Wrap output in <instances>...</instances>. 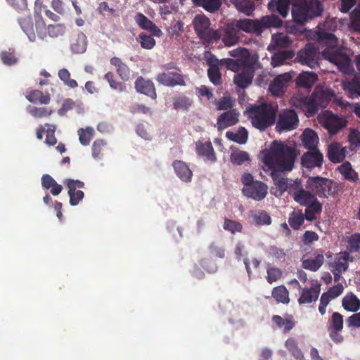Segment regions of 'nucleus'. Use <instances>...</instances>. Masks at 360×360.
Here are the masks:
<instances>
[{
  "mask_svg": "<svg viewBox=\"0 0 360 360\" xmlns=\"http://www.w3.org/2000/svg\"><path fill=\"white\" fill-rule=\"evenodd\" d=\"M304 6L310 15L311 18H315L319 16L322 11L323 7L321 3L317 0H309L307 1L306 0H303Z\"/></svg>",
  "mask_w": 360,
  "mask_h": 360,
  "instance_id": "nucleus-45",
  "label": "nucleus"
},
{
  "mask_svg": "<svg viewBox=\"0 0 360 360\" xmlns=\"http://www.w3.org/2000/svg\"><path fill=\"white\" fill-rule=\"evenodd\" d=\"M231 56L238 58L236 59L240 62L247 64H254L255 67L257 65L258 55L254 53L250 55L248 51L245 48H238L229 51Z\"/></svg>",
  "mask_w": 360,
  "mask_h": 360,
  "instance_id": "nucleus-20",
  "label": "nucleus"
},
{
  "mask_svg": "<svg viewBox=\"0 0 360 360\" xmlns=\"http://www.w3.org/2000/svg\"><path fill=\"white\" fill-rule=\"evenodd\" d=\"M41 185L46 189H50L51 193L53 195H59L63 187L61 185L58 184L57 182L49 174L43 175L41 178Z\"/></svg>",
  "mask_w": 360,
  "mask_h": 360,
  "instance_id": "nucleus-36",
  "label": "nucleus"
},
{
  "mask_svg": "<svg viewBox=\"0 0 360 360\" xmlns=\"http://www.w3.org/2000/svg\"><path fill=\"white\" fill-rule=\"evenodd\" d=\"M299 155L296 146H290L276 140L261 151L259 159L262 163V167L264 172H269L273 179L275 187L272 188V192L275 195H281L288 188L292 191L287 179L278 173L291 171Z\"/></svg>",
  "mask_w": 360,
  "mask_h": 360,
  "instance_id": "nucleus-1",
  "label": "nucleus"
},
{
  "mask_svg": "<svg viewBox=\"0 0 360 360\" xmlns=\"http://www.w3.org/2000/svg\"><path fill=\"white\" fill-rule=\"evenodd\" d=\"M304 220V215L302 212H293L289 217L288 222L292 229H298L303 224Z\"/></svg>",
  "mask_w": 360,
  "mask_h": 360,
  "instance_id": "nucleus-53",
  "label": "nucleus"
},
{
  "mask_svg": "<svg viewBox=\"0 0 360 360\" xmlns=\"http://www.w3.org/2000/svg\"><path fill=\"white\" fill-rule=\"evenodd\" d=\"M224 34L222 41L226 46H234L238 41V32L233 26L232 22L227 25L224 30Z\"/></svg>",
  "mask_w": 360,
  "mask_h": 360,
  "instance_id": "nucleus-32",
  "label": "nucleus"
},
{
  "mask_svg": "<svg viewBox=\"0 0 360 360\" xmlns=\"http://www.w3.org/2000/svg\"><path fill=\"white\" fill-rule=\"evenodd\" d=\"M64 183L68 188V195L70 197V203L72 206L79 204V201L84 198V193L82 191H77V188H83L84 183L79 180L65 179Z\"/></svg>",
  "mask_w": 360,
  "mask_h": 360,
  "instance_id": "nucleus-13",
  "label": "nucleus"
},
{
  "mask_svg": "<svg viewBox=\"0 0 360 360\" xmlns=\"http://www.w3.org/2000/svg\"><path fill=\"white\" fill-rule=\"evenodd\" d=\"M350 262H352V258L347 252H340L335 255L333 261L329 263L335 281H338L342 273L347 270Z\"/></svg>",
  "mask_w": 360,
  "mask_h": 360,
  "instance_id": "nucleus-10",
  "label": "nucleus"
},
{
  "mask_svg": "<svg viewBox=\"0 0 360 360\" xmlns=\"http://www.w3.org/2000/svg\"><path fill=\"white\" fill-rule=\"evenodd\" d=\"M349 248L352 251L360 250V234L355 233L351 236L348 240Z\"/></svg>",
  "mask_w": 360,
  "mask_h": 360,
  "instance_id": "nucleus-64",
  "label": "nucleus"
},
{
  "mask_svg": "<svg viewBox=\"0 0 360 360\" xmlns=\"http://www.w3.org/2000/svg\"><path fill=\"white\" fill-rule=\"evenodd\" d=\"M232 24L239 32L243 31L248 33H259L258 20L241 19L233 20Z\"/></svg>",
  "mask_w": 360,
  "mask_h": 360,
  "instance_id": "nucleus-22",
  "label": "nucleus"
},
{
  "mask_svg": "<svg viewBox=\"0 0 360 360\" xmlns=\"http://www.w3.org/2000/svg\"><path fill=\"white\" fill-rule=\"evenodd\" d=\"M310 15L304 6L303 0H297L296 4L293 5L292 8V15L294 20L298 23H304L311 18Z\"/></svg>",
  "mask_w": 360,
  "mask_h": 360,
  "instance_id": "nucleus-24",
  "label": "nucleus"
},
{
  "mask_svg": "<svg viewBox=\"0 0 360 360\" xmlns=\"http://www.w3.org/2000/svg\"><path fill=\"white\" fill-rule=\"evenodd\" d=\"M231 160L233 163L240 165L245 161H249L250 156L245 151L235 150L231 154Z\"/></svg>",
  "mask_w": 360,
  "mask_h": 360,
  "instance_id": "nucleus-51",
  "label": "nucleus"
},
{
  "mask_svg": "<svg viewBox=\"0 0 360 360\" xmlns=\"http://www.w3.org/2000/svg\"><path fill=\"white\" fill-rule=\"evenodd\" d=\"M226 136L238 143L244 144L247 142L248 138V133L247 130L244 127H240L236 132L233 131H227L226 133Z\"/></svg>",
  "mask_w": 360,
  "mask_h": 360,
  "instance_id": "nucleus-41",
  "label": "nucleus"
},
{
  "mask_svg": "<svg viewBox=\"0 0 360 360\" xmlns=\"http://www.w3.org/2000/svg\"><path fill=\"white\" fill-rule=\"evenodd\" d=\"M310 288H304L298 299L300 304L311 303L316 301L320 292V284L316 281L311 280L309 281Z\"/></svg>",
  "mask_w": 360,
  "mask_h": 360,
  "instance_id": "nucleus-17",
  "label": "nucleus"
},
{
  "mask_svg": "<svg viewBox=\"0 0 360 360\" xmlns=\"http://www.w3.org/2000/svg\"><path fill=\"white\" fill-rule=\"evenodd\" d=\"M196 148L198 155L205 157L206 160L212 162L216 160L214 149L210 142H198L197 143Z\"/></svg>",
  "mask_w": 360,
  "mask_h": 360,
  "instance_id": "nucleus-33",
  "label": "nucleus"
},
{
  "mask_svg": "<svg viewBox=\"0 0 360 360\" xmlns=\"http://www.w3.org/2000/svg\"><path fill=\"white\" fill-rule=\"evenodd\" d=\"M290 0H274L269 3V8L274 11H278L283 18L288 13Z\"/></svg>",
  "mask_w": 360,
  "mask_h": 360,
  "instance_id": "nucleus-38",
  "label": "nucleus"
},
{
  "mask_svg": "<svg viewBox=\"0 0 360 360\" xmlns=\"http://www.w3.org/2000/svg\"><path fill=\"white\" fill-rule=\"evenodd\" d=\"M221 65L225 66L227 69L237 72L243 68H248V69H255L256 67L254 64H247L238 60L231 59V58H224L221 60Z\"/></svg>",
  "mask_w": 360,
  "mask_h": 360,
  "instance_id": "nucleus-34",
  "label": "nucleus"
},
{
  "mask_svg": "<svg viewBox=\"0 0 360 360\" xmlns=\"http://www.w3.org/2000/svg\"><path fill=\"white\" fill-rule=\"evenodd\" d=\"M290 188L292 189V196L294 200L302 205H308L311 202H314L316 198L310 193L302 188L301 181L296 179L293 181V184L290 185Z\"/></svg>",
  "mask_w": 360,
  "mask_h": 360,
  "instance_id": "nucleus-11",
  "label": "nucleus"
},
{
  "mask_svg": "<svg viewBox=\"0 0 360 360\" xmlns=\"http://www.w3.org/2000/svg\"><path fill=\"white\" fill-rule=\"evenodd\" d=\"M253 221L257 225H269L271 220L270 216L266 212H259L253 215Z\"/></svg>",
  "mask_w": 360,
  "mask_h": 360,
  "instance_id": "nucleus-60",
  "label": "nucleus"
},
{
  "mask_svg": "<svg viewBox=\"0 0 360 360\" xmlns=\"http://www.w3.org/2000/svg\"><path fill=\"white\" fill-rule=\"evenodd\" d=\"M137 40L141 44V46L145 49H151L155 45V40L154 38L152 36L147 35L146 34H140Z\"/></svg>",
  "mask_w": 360,
  "mask_h": 360,
  "instance_id": "nucleus-54",
  "label": "nucleus"
},
{
  "mask_svg": "<svg viewBox=\"0 0 360 360\" xmlns=\"http://www.w3.org/2000/svg\"><path fill=\"white\" fill-rule=\"evenodd\" d=\"M324 262V252L322 250H316L314 257L302 260V267L312 271H316Z\"/></svg>",
  "mask_w": 360,
  "mask_h": 360,
  "instance_id": "nucleus-23",
  "label": "nucleus"
},
{
  "mask_svg": "<svg viewBox=\"0 0 360 360\" xmlns=\"http://www.w3.org/2000/svg\"><path fill=\"white\" fill-rule=\"evenodd\" d=\"M193 1L210 12L217 11L221 5V0H193Z\"/></svg>",
  "mask_w": 360,
  "mask_h": 360,
  "instance_id": "nucleus-48",
  "label": "nucleus"
},
{
  "mask_svg": "<svg viewBox=\"0 0 360 360\" xmlns=\"http://www.w3.org/2000/svg\"><path fill=\"white\" fill-rule=\"evenodd\" d=\"M318 77L313 72H303L295 79L296 85L303 88H311L317 81Z\"/></svg>",
  "mask_w": 360,
  "mask_h": 360,
  "instance_id": "nucleus-29",
  "label": "nucleus"
},
{
  "mask_svg": "<svg viewBox=\"0 0 360 360\" xmlns=\"http://www.w3.org/2000/svg\"><path fill=\"white\" fill-rule=\"evenodd\" d=\"M193 25L197 34L207 41L219 40L221 37L220 30H213L210 28V21L203 14L196 15L193 20Z\"/></svg>",
  "mask_w": 360,
  "mask_h": 360,
  "instance_id": "nucleus-7",
  "label": "nucleus"
},
{
  "mask_svg": "<svg viewBox=\"0 0 360 360\" xmlns=\"http://www.w3.org/2000/svg\"><path fill=\"white\" fill-rule=\"evenodd\" d=\"M292 79L290 72L277 76L269 85V91L276 96H280L285 92V89Z\"/></svg>",
  "mask_w": 360,
  "mask_h": 360,
  "instance_id": "nucleus-15",
  "label": "nucleus"
},
{
  "mask_svg": "<svg viewBox=\"0 0 360 360\" xmlns=\"http://www.w3.org/2000/svg\"><path fill=\"white\" fill-rule=\"evenodd\" d=\"M237 10L247 15H251L255 9L254 4L249 0H231Z\"/></svg>",
  "mask_w": 360,
  "mask_h": 360,
  "instance_id": "nucleus-44",
  "label": "nucleus"
},
{
  "mask_svg": "<svg viewBox=\"0 0 360 360\" xmlns=\"http://www.w3.org/2000/svg\"><path fill=\"white\" fill-rule=\"evenodd\" d=\"M298 123L296 112L294 110H285L280 113L276 129L278 132L291 131L297 127Z\"/></svg>",
  "mask_w": 360,
  "mask_h": 360,
  "instance_id": "nucleus-9",
  "label": "nucleus"
},
{
  "mask_svg": "<svg viewBox=\"0 0 360 360\" xmlns=\"http://www.w3.org/2000/svg\"><path fill=\"white\" fill-rule=\"evenodd\" d=\"M27 98L34 103L47 104L50 101V97L48 94H44L37 90L31 91L27 96Z\"/></svg>",
  "mask_w": 360,
  "mask_h": 360,
  "instance_id": "nucleus-47",
  "label": "nucleus"
},
{
  "mask_svg": "<svg viewBox=\"0 0 360 360\" xmlns=\"http://www.w3.org/2000/svg\"><path fill=\"white\" fill-rule=\"evenodd\" d=\"M295 53L292 51H285L277 52L271 58V64L273 67H278L284 64L287 59L292 58Z\"/></svg>",
  "mask_w": 360,
  "mask_h": 360,
  "instance_id": "nucleus-43",
  "label": "nucleus"
},
{
  "mask_svg": "<svg viewBox=\"0 0 360 360\" xmlns=\"http://www.w3.org/2000/svg\"><path fill=\"white\" fill-rule=\"evenodd\" d=\"M208 77L210 82L214 85L221 84V73L218 68H212L208 70Z\"/></svg>",
  "mask_w": 360,
  "mask_h": 360,
  "instance_id": "nucleus-62",
  "label": "nucleus"
},
{
  "mask_svg": "<svg viewBox=\"0 0 360 360\" xmlns=\"http://www.w3.org/2000/svg\"><path fill=\"white\" fill-rule=\"evenodd\" d=\"M317 119L321 125L331 135L335 134L347 124V120L345 117L335 115L328 110L320 113Z\"/></svg>",
  "mask_w": 360,
  "mask_h": 360,
  "instance_id": "nucleus-8",
  "label": "nucleus"
},
{
  "mask_svg": "<svg viewBox=\"0 0 360 360\" xmlns=\"http://www.w3.org/2000/svg\"><path fill=\"white\" fill-rule=\"evenodd\" d=\"M291 42L292 41L289 37L283 33L274 34L272 36L271 41L268 46V50L273 51L286 48L291 44Z\"/></svg>",
  "mask_w": 360,
  "mask_h": 360,
  "instance_id": "nucleus-31",
  "label": "nucleus"
},
{
  "mask_svg": "<svg viewBox=\"0 0 360 360\" xmlns=\"http://www.w3.org/2000/svg\"><path fill=\"white\" fill-rule=\"evenodd\" d=\"M273 321L280 328H282L284 332H288L295 326V323L291 319H283L280 316H274L273 317Z\"/></svg>",
  "mask_w": 360,
  "mask_h": 360,
  "instance_id": "nucleus-52",
  "label": "nucleus"
},
{
  "mask_svg": "<svg viewBox=\"0 0 360 360\" xmlns=\"http://www.w3.org/2000/svg\"><path fill=\"white\" fill-rule=\"evenodd\" d=\"M318 29V35L320 36L321 40L329 41L330 47L323 51V57L336 65L344 74H350L353 70L350 59L342 50L335 49L334 46L337 43V38L332 33L326 32V30H335L334 20H326L323 25H320Z\"/></svg>",
  "mask_w": 360,
  "mask_h": 360,
  "instance_id": "nucleus-2",
  "label": "nucleus"
},
{
  "mask_svg": "<svg viewBox=\"0 0 360 360\" xmlns=\"http://www.w3.org/2000/svg\"><path fill=\"white\" fill-rule=\"evenodd\" d=\"M110 63L116 67L117 72L122 80L127 81L130 79L129 68L119 58H112L110 60Z\"/></svg>",
  "mask_w": 360,
  "mask_h": 360,
  "instance_id": "nucleus-39",
  "label": "nucleus"
},
{
  "mask_svg": "<svg viewBox=\"0 0 360 360\" xmlns=\"http://www.w3.org/2000/svg\"><path fill=\"white\" fill-rule=\"evenodd\" d=\"M20 26L31 41H34L36 34L38 37L43 39L47 34L51 37H58L64 34L65 27L63 25L57 24L49 25L48 27L41 16H37L35 22V30L32 20L30 18H24L20 21Z\"/></svg>",
  "mask_w": 360,
  "mask_h": 360,
  "instance_id": "nucleus-4",
  "label": "nucleus"
},
{
  "mask_svg": "<svg viewBox=\"0 0 360 360\" xmlns=\"http://www.w3.org/2000/svg\"><path fill=\"white\" fill-rule=\"evenodd\" d=\"M305 210V218L308 221H313L316 219V214H319L321 211V204L316 199L314 202H311L307 205Z\"/></svg>",
  "mask_w": 360,
  "mask_h": 360,
  "instance_id": "nucleus-46",
  "label": "nucleus"
},
{
  "mask_svg": "<svg viewBox=\"0 0 360 360\" xmlns=\"http://www.w3.org/2000/svg\"><path fill=\"white\" fill-rule=\"evenodd\" d=\"M339 171L347 179L355 180L356 178V172L352 169L349 162H345L339 167Z\"/></svg>",
  "mask_w": 360,
  "mask_h": 360,
  "instance_id": "nucleus-57",
  "label": "nucleus"
},
{
  "mask_svg": "<svg viewBox=\"0 0 360 360\" xmlns=\"http://www.w3.org/2000/svg\"><path fill=\"white\" fill-rule=\"evenodd\" d=\"M272 296L279 302H289L288 291L284 286L275 288L272 292Z\"/></svg>",
  "mask_w": 360,
  "mask_h": 360,
  "instance_id": "nucleus-49",
  "label": "nucleus"
},
{
  "mask_svg": "<svg viewBox=\"0 0 360 360\" xmlns=\"http://www.w3.org/2000/svg\"><path fill=\"white\" fill-rule=\"evenodd\" d=\"M277 111L276 105L263 103L248 107L245 112L254 127L264 130L274 123Z\"/></svg>",
  "mask_w": 360,
  "mask_h": 360,
  "instance_id": "nucleus-5",
  "label": "nucleus"
},
{
  "mask_svg": "<svg viewBox=\"0 0 360 360\" xmlns=\"http://www.w3.org/2000/svg\"><path fill=\"white\" fill-rule=\"evenodd\" d=\"M239 112L231 110L222 113L217 119V127L218 130H223L229 127L236 124L238 122Z\"/></svg>",
  "mask_w": 360,
  "mask_h": 360,
  "instance_id": "nucleus-21",
  "label": "nucleus"
},
{
  "mask_svg": "<svg viewBox=\"0 0 360 360\" xmlns=\"http://www.w3.org/2000/svg\"><path fill=\"white\" fill-rule=\"evenodd\" d=\"M245 72L237 75L234 77L235 84L240 88H246L252 82V70L248 68H243Z\"/></svg>",
  "mask_w": 360,
  "mask_h": 360,
  "instance_id": "nucleus-40",
  "label": "nucleus"
},
{
  "mask_svg": "<svg viewBox=\"0 0 360 360\" xmlns=\"http://www.w3.org/2000/svg\"><path fill=\"white\" fill-rule=\"evenodd\" d=\"M282 276L281 271L275 267L269 268L267 269V281L269 283H272L278 281Z\"/></svg>",
  "mask_w": 360,
  "mask_h": 360,
  "instance_id": "nucleus-63",
  "label": "nucleus"
},
{
  "mask_svg": "<svg viewBox=\"0 0 360 360\" xmlns=\"http://www.w3.org/2000/svg\"><path fill=\"white\" fill-rule=\"evenodd\" d=\"M342 306L349 312H356L360 309V300L353 293H347L342 300Z\"/></svg>",
  "mask_w": 360,
  "mask_h": 360,
  "instance_id": "nucleus-30",
  "label": "nucleus"
},
{
  "mask_svg": "<svg viewBox=\"0 0 360 360\" xmlns=\"http://www.w3.org/2000/svg\"><path fill=\"white\" fill-rule=\"evenodd\" d=\"M94 129L87 127L85 129H79L78 130V135L79 142L84 146L89 145L94 135Z\"/></svg>",
  "mask_w": 360,
  "mask_h": 360,
  "instance_id": "nucleus-50",
  "label": "nucleus"
},
{
  "mask_svg": "<svg viewBox=\"0 0 360 360\" xmlns=\"http://www.w3.org/2000/svg\"><path fill=\"white\" fill-rule=\"evenodd\" d=\"M87 39L84 34L79 33L71 42V50L75 53H83L86 50Z\"/></svg>",
  "mask_w": 360,
  "mask_h": 360,
  "instance_id": "nucleus-37",
  "label": "nucleus"
},
{
  "mask_svg": "<svg viewBox=\"0 0 360 360\" xmlns=\"http://www.w3.org/2000/svg\"><path fill=\"white\" fill-rule=\"evenodd\" d=\"M351 26L354 30L360 32V4L351 13Z\"/></svg>",
  "mask_w": 360,
  "mask_h": 360,
  "instance_id": "nucleus-59",
  "label": "nucleus"
},
{
  "mask_svg": "<svg viewBox=\"0 0 360 360\" xmlns=\"http://www.w3.org/2000/svg\"><path fill=\"white\" fill-rule=\"evenodd\" d=\"M135 88L137 91L150 96L153 98H156V93L153 84L145 80L143 77H139L135 83Z\"/></svg>",
  "mask_w": 360,
  "mask_h": 360,
  "instance_id": "nucleus-28",
  "label": "nucleus"
},
{
  "mask_svg": "<svg viewBox=\"0 0 360 360\" xmlns=\"http://www.w3.org/2000/svg\"><path fill=\"white\" fill-rule=\"evenodd\" d=\"M333 98L341 105H349L342 98H336L332 89L322 86H317L309 99L293 97L290 102L295 107L300 108L307 117H311L316 112L319 107L325 108Z\"/></svg>",
  "mask_w": 360,
  "mask_h": 360,
  "instance_id": "nucleus-3",
  "label": "nucleus"
},
{
  "mask_svg": "<svg viewBox=\"0 0 360 360\" xmlns=\"http://www.w3.org/2000/svg\"><path fill=\"white\" fill-rule=\"evenodd\" d=\"M179 71L174 68L173 70H166L157 76V81L165 86H174L176 85L184 84V79L179 72Z\"/></svg>",
  "mask_w": 360,
  "mask_h": 360,
  "instance_id": "nucleus-12",
  "label": "nucleus"
},
{
  "mask_svg": "<svg viewBox=\"0 0 360 360\" xmlns=\"http://www.w3.org/2000/svg\"><path fill=\"white\" fill-rule=\"evenodd\" d=\"M343 328V316L338 312H334L331 316L330 325L328 330H342Z\"/></svg>",
  "mask_w": 360,
  "mask_h": 360,
  "instance_id": "nucleus-55",
  "label": "nucleus"
},
{
  "mask_svg": "<svg viewBox=\"0 0 360 360\" xmlns=\"http://www.w3.org/2000/svg\"><path fill=\"white\" fill-rule=\"evenodd\" d=\"M242 191L248 198L255 200H261L266 196L268 186L263 182L255 181L254 185L251 187L243 188Z\"/></svg>",
  "mask_w": 360,
  "mask_h": 360,
  "instance_id": "nucleus-16",
  "label": "nucleus"
},
{
  "mask_svg": "<svg viewBox=\"0 0 360 360\" xmlns=\"http://www.w3.org/2000/svg\"><path fill=\"white\" fill-rule=\"evenodd\" d=\"M307 187L321 198L335 195L341 188L339 184L319 176L309 178Z\"/></svg>",
  "mask_w": 360,
  "mask_h": 360,
  "instance_id": "nucleus-6",
  "label": "nucleus"
},
{
  "mask_svg": "<svg viewBox=\"0 0 360 360\" xmlns=\"http://www.w3.org/2000/svg\"><path fill=\"white\" fill-rule=\"evenodd\" d=\"M135 21L138 25L143 30L150 31L153 35L160 37L162 34V31L155 23L146 17L143 14L138 13L135 15Z\"/></svg>",
  "mask_w": 360,
  "mask_h": 360,
  "instance_id": "nucleus-26",
  "label": "nucleus"
},
{
  "mask_svg": "<svg viewBox=\"0 0 360 360\" xmlns=\"http://www.w3.org/2000/svg\"><path fill=\"white\" fill-rule=\"evenodd\" d=\"M235 103V101L230 96H224L216 103L217 110H226L231 109Z\"/></svg>",
  "mask_w": 360,
  "mask_h": 360,
  "instance_id": "nucleus-58",
  "label": "nucleus"
},
{
  "mask_svg": "<svg viewBox=\"0 0 360 360\" xmlns=\"http://www.w3.org/2000/svg\"><path fill=\"white\" fill-rule=\"evenodd\" d=\"M27 110L32 116L38 118L49 116L52 112L51 110L43 107H30L27 108Z\"/></svg>",
  "mask_w": 360,
  "mask_h": 360,
  "instance_id": "nucleus-61",
  "label": "nucleus"
},
{
  "mask_svg": "<svg viewBox=\"0 0 360 360\" xmlns=\"http://www.w3.org/2000/svg\"><path fill=\"white\" fill-rule=\"evenodd\" d=\"M302 145L307 150L318 149L319 137L317 133L311 129H305L300 136Z\"/></svg>",
  "mask_w": 360,
  "mask_h": 360,
  "instance_id": "nucleus-18",
  "label": "nucleus"
},
{
  "mask_svg": "<svg viewBox=\"0 0 360 360\" xmlns=\"http://www.w3.org/2000/svg\"><path fill=\"white\" fill-rule=\"evenodd\" d=\"M342 88L349 98L360 97V76H356L352 81H342Z\"/></svg>",
  "mask_w": 360,
  "mask_h": 360,
  "instance_id": "nucleus-25",
  "label": "nucleus"
},
{
  "mask_svg": "<svg viewBox=\"0 0 360 360\" xmlns=\"http://www.w3.org/2000/svg\"><path fill=\"white\" fill-rule=\"evenodd\" d=\"M58 77L64 82V84L70 88L77 86V83L75 79H70V73L67 69H61L58 72Z\"/></svg>",
  "mask_w": 360,
  "mask_h": 360,
  "instance_id": "nucleus-56",
  "label": "nucleus"
},
{
  "mask_svg": "<svg viewBox=\"0 0 360 360\" xmlns=\"http://www.w3.org/2000/svg\"><path fill=\"white\" fill-rule=\"evenodd\" d=\"M177 176L184 181H190L192 178V172L188 167L181 161H175L173 164Z\"/></svg>",
  "mask_w": 360,
  "mask_h": 360,
  "instance_id": "nucleus-35",
  "label": "nucleus"
},
{
  "mask_svg": "<svg viewBox=\"0 0 360 360\" xmlns=\"http://www.w3.org/2000/svg\"><path fill=\"white\" fill-rule=\"evenodd\" d=\"M311 150L302 155L301 158L302 165L308 169L321 167L323 162V154L319 149Z\"/></svg>",
  "mask_w": 360,
  "mask_h": 360,
  "instance_id": "nucleus-14",
  "label": "nucleus"
},
{
  "mask_svg": "<svg viewBox=\"0 0 360 360\" xmlns=\"http://www.w3.org/2000/svg\"><path fill=\"white\" fill-rule=\"evenodd\" d=\"M328 158L334 162H342L345 158V149L338 143H333L328 148Z\"/></svg>",
  "mask_w": 360,
  "mask_h": 360,
  "instance_id": "nucleus-27",
  "label": "nucleus"
},
{
  "mask_svg": "<svg viewBox=\"0 0 360 360\" xmlns=\"http://www.w3.org/2000/svg\"><path fill=\"white\" fill-rule=\"evenodd\" d=\"M317 49L311 44H308L306 47L298 53L300 61L314 68L316 65Z\"/></svg>",
  "mask_w": 360,
  "mask_h": 360,
  "instance_id": "nucleus-19",
  "label": "nucleus"
},
{
  "mask_svg": "<svg viewBox=\"0 0 360 360\" xmlns=\"http://www.w3.org/2000/svg\"><path fill=\"white\" fill-rule=\"evenodd\" d=\"M259 21V33L266 28L271 27H277L281 25V20L276 15H266L262 17Z\"/></svg>",
  "mask_w": 360,
  "mask_h": 360,
  "instance_id": "nucleus-42",
  "label": "nucleus"
}]
</instances>
